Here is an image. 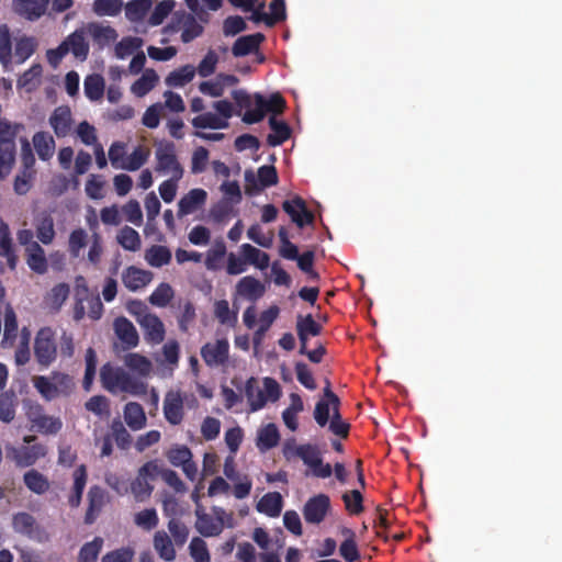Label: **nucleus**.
Here are the masks:
<instances>
[{
    "label": "nucleus",
    "mask_w": 562,
    "mask_h": 562,
    "mask_svg": "<svg viewBox=\"0 0 562 562\" xmlns=\"http://www.w3.org/2000/svg\"><path fill=\"white\" fill-rule=\"evenodd\" d=\"M100 380L102 386L113 394L123 392L131 395H145L147 393L145 382L132 376L123 368L113 367L110 362L101 367Z\"/></svg>",
    "instance_id": "1"
},
{
    "label": "nucleus",
    "mask_w": 562,
    "mask_h": 562,
    "mask_svg": "<svg viewBox=\"0 0 562 562\" xmlns=\"http://www.w3.org/2000/svg\"><path fill=\"white\" fill-rule=\"evenodd\" d=\"M23 130L22 123H12L7 119L0 120V180L5 179L15 165V138Z\"/></svg>",
    "instance_id": "2"
},
{
    "label": "nucleus",
    "mask_w": 562,
    "mask_h": 562,
    "mask_svg": "<svg viewBox=\"0 0 562 562\" xmlns=\"http://www.w3.org/2000/svg\"><path fill=\"white\" fill-rule=\"evenodd\" d=\"M181 32V41L187 44L200 37L204 32L201 24L193 12L184 10L175 11L167 25L162 27V33L171 35Z\"/></svg>",
    "instance_id": "3"
},
{
    "label": "nucleus",
    "mask_w": 562,
    "mask_h": 562,
    "mask_svg": "<svg viewBox=\"0 0 562 562\" xmlns=\"http://www.w3.org/2000/svg\"><path fill=\"white\" fill-rule=\"evenodd\" d=\"M56 333L50 327H42L34 339V356L42 368H48L57 359Z\"/></svg>",
    "instance_id": "4"
},
{
    "label": "nucleus",
    "mask_w": 562,
    "mask_h": 562,
    "mask_svg": "<svg viewBox=\"0 0 562 562\" xmlns=\"http://www.w3.org/2000/svg\"><path fill=\"white\" fill-rule=\"evenodd\" d=\"M159 474L157 460L144 463L137 472L135 480L131 483V493L137 502H144L153 493L154 486L150 484Z\"/></svg>",
    "instance_id": "5"
},
{
    "label": "nucleus",
    "mask_w": 562,
    "mask_h": 562,
    "mask_svg": "<svg viewBox=\"0 0 562 562\" xmlns=\"http://www.w3.org/2000/svg\"><path fill=\"white\" fill-rule=\"evenodd\" d=\"M156 159V171L171 173V178H173V180H180L182 178L183 168L178 161L175 145L172 143L157 148Z\"/></svg>",
    "instance_id": "6"
},
{
    "label": "nucleus",
    "mask_w": 562,
    "mask_h": 562,
    "mask_svg": "<svg viewBox=\"0 0 562 562\" xmlns=\"http://www.w3.org/2000/svg\"><path fill=\"white\" fill-rule=\"evenodd\" d=\"M330 510V498L328 495L319 493L307 499L302 513L305 521L312 525H319L324 521Z\"/></svg>",
    "instance_id": "7"
},
{
    "label": "nucleus",
    "mask_w": 562,
    "mask_h": 562,
    "mask_svg": "<svg viewBox=\"0 0 562 562\" xmlns=\"http://www.w3.org/2000/svg\"><path fill=\"white\" fill-rule=\"evenodd\" d=\"M215 517L196 510L195 529L203 537H216L222 533L224 529V516L226 515L223 508L214 507Z\"/></svg>",
    "instance_id": "8"
},
{
    "label": "nucleus",
    "mask_w": 562,
    "mask_h": 562,
    "mask_svg": "<svg viewBox=\"0 0 562 562\" xmlns=\"http://www.w3.org/2000/svg\"><path fill=\"white\" fill-rule=\"evenodd\" d=\"M282 210L291 217V221L300 228L313 225L314 213L307 209L303 198L295 195L282 203Z\"/></svg>",
    "instance_id": "9"
},
{
    "label": "nucleus",
    "mask_w": 562,
    "mask_h": 562,
    "mask_svg": "<svg viewBox=\"0 0 562 562\" xmlns=\"http://www.w3.org/2000/svg\"><path fill=\"white\" fill-rule=\"evenodd\" d=\"M258 183L256 181V177L251 170H247L245 172V180L247 182L246 191L249 194H252V190L258 193L265 188H269L276 186L278 183V171L272 165H265L258 168L257 171Z\"/></svg>",
    "instance_id": "10"
},
{
    "label": "nucleus",
    "mask_w": 562,
    "mask_h": 562,
    "mask_svg": "<svg viewBox=\"0 0 562 562\" xmlns=\"http://www.w3.org/2000/svg\"><path fill=\"white\" fill-rule=\"evenodd\" d=\"M201 357L210 368L224 366L229 357V342L226 338L206 342L201 348Z\"/></svg>",
    "instance_id": "11"
},
{
    "label": "nucleus",
    "mask_w": 562,
    "mask_h": 562,
    "mask_svg": "<svg viewBox=\"0 0 562 562\" xmlns=\"http://www.w3.org/2000/svg\"><path fill=\"white\" fill-rule=\"evenodd\" d=\"M47 453L46 447L41 443L32 446H22L20 448H11L9 456L14 460L15 464L20 468L31 467L36 463L41 458Z\"/></svg>",
    "instance_id": "12"
},
{
    "label": "nucleus",
    "mask_w": 562,
    "mask_h": 562,
    "mask_svg": "<svg viewBox=\"0 0 562 562\" xmlns=\"http://www.w3.org/2000/svg\"><path fill=\"white\" fill-rule=\"evenodd\" d=\"M283 456L286 460L293 457L300 458L305 465H318L322 453L316 445L304 443L299 446L285 445L283 448Z\"/></svg>",
    "instance_id": "13"
},
{
    "label": "nucleus",
    "mask_w": 562,
    "mask_h": 562,
    "mask_svg": "<svg viewBox=\"0 0 562 562\" xmlns=\"http://www.w3.org/2000/svg\"><path fill=\"white\" fill-rule=\"evenodd\" d=\"M139 326L144 331V338L151 345H159L164 341L166 329L161 319L156 314L142 315Z\"/></svg>",
    "instance_id": "14"
},
{
    "label": "nucleus",
    "mask_w": 562,
    "mask_h": 562,
    "mask_svg": "<svg viewBox=\"0 0 562 562\" xmlns=\"http://www.w3.org/2000/svg\"><path fill=\"white\" fill-rule=\"evenodd\" d=\"M49 125L58 138H64L71 132L74 120L68 105L57 106L48 119Z\"/></svg>",
    "instance_id": "15"
},
{
    "label": "nucleus",
    "mask_w": 562,
    "mask_h": 562,
    "mask_svg": "<svg viewBox=\"0 0 562 562\" xmlns=\"http://www.w3.org/2000/svg\"><path fill=\"white\" fill-rule=\"evenodd\" d=\"M207 200V193L204 189H191L178 202V217L182 218L186 215L192 214L202 209Z\"/></svg>",
    "instance_id": "16"
},
{
    "label": "nucleus",
    "mask_w": 562,
    "mask_h": 562,
    "mask_svg": "<svg viewBox=\"0 0 562 562\" xmlns=\"http://www.w3.org/2000/svg\"><path fill=\"white\" fill-rule=\"evenodd\" d=\"M164 415L173 426L180 425L184 416L183 397L180 392L169 391L164 400Z\"/></svg>",
    "instance_id": "17"
},
{
    "label": "nucleus",
    "mask_w": 562,
    "mask_h": 562,
    "mask_svg": "<svg viewBox=\"0 0 562 562\" xmlns=\"http://www.w3.org/2000/svg\"><path fill=\"white\" fill-rule=\"evenodd\" d=\"M105 503V491L99 485L91 486L88 492V508L85 515V522L87 525H91L95 521Z\"/></svg>",
    "instance_id": "18"
},
{
    "label": "nucleus",
    "mask_w": 562,
    "mask_h": 562,
    "mask_svg": "<svg viewBox=\"0 0 562 562\" xmlns=\"http://www.w3.org/2000/svg\"><path fill=\"white\" fill-rule=\"evenodd\" d=\"M49 0H13V10L16 14L35 21L40 19L46 11Z\"/></svg>",
    "instance_id": "19"
},
{
    "label": "nucleus",
    "mask_w": 562,
    "mask_h": 562,
    "mask_svg": "<svg viewBox=\"0 0 562 562\" xmlns=\"http://www.w3.org/2000/svg\"><path fill=\"white\" fill-rule=\"evenodd\" d=\"M266 40L262 33H255L238 37L232 46L234 57H244L259 50L261 43Z\"/></svg>",
    "instance_id": "20"
},
{
    "label": "nucleus",
    "mask_w": 562,
    "mask_h": 562,
    "mask_svg": "<svg viewBox=\"0 0 562 562\" xmlns=\"http://www.w3.org/2000/svg\"><path fill=\"white\" fill-rule=\"evenodd\" d=\"M153 279V273L135 266L127 267L122 273V282L130 291H137L146 286Z\"/></svg>",
    "instance_id": "21"
},
{
    "label": "nucleus",
    "mask_w": 562,
    "mask_h": 562,
    "mask_svg": "<svg viewBox=\"0 0 562 562\" xmlns=\"http://www.w3.org/2000/svg\"><path fill=\"white\" fill-rule=\"evenodd\" d=\"M37 239L44 245H50L56 236L54 218L50 213L44 211L34 218Z\"/></svg>",
    "instance_id": "22"
},
{
    "label": "nucleus",
    "mask_w": 562,
    "mask_h": 562,
    "mask_svg": "<svg viewBox=\"0 0 562 562\" xmlns=\"http://www.w3.org/2000/svg\"><path fill=\"white\" fill-rule=\"evenodd\" d=\"M0 257L7 259L8 266L11 270H14L18 265V256L14 250L13 239L11 231L8 225L0 217Z\"/></svg>",
    "instance_id": "23"
},
{
    "label": "nucleus",
    "mask_w": 562,
    "mask_h": 562,
    "mask_svg": "<svg viewBox=\"0 0 562 562\" xmlns=\"http://www.w3.org/2000/svg\"><path fill=\"white\" fill-rule=\"evenodd\" d=\"M114 331L119 339L125 345V349L135 348L139 342L138 333L135 326L124 316L115 318Z\"/></svg>",
    "instance_id": "24"
},
{
    "label": "nucleus",
    "mask_w": 562,
    "mask_h": 562,
    "mask_svg": "<svg viewBox=\"0 0 562 562\" xmlns=\"http://www.w3.org/2000/svg\"><path fill=\"white\" fill-rule=\"evenodd\" d=\"M236 291L240 296L249 301H256L265 294V286L256 278L247 276L238 281Z\"/></svg>",
    "instance_id": "25"
},
{
    "label": "nucleus",
    "mask_w": 562,
    "mask_h": 562,
    "mask_svg": "<svg viewBox=\"0 0 562 562\" xmlns=\"http://www.w3.org/2000/svg\"><path fill=\"white\" fill-rule=\"evenodd\" d=\"M26 263L30 269L38 274L47 272L48 263L45 256V250L38 243L31 245V248H25Z\"/></svg>",
    "instance_id": "26"
},
{
    "label": "nucleus",
    "mask_w": 562,
    "mask_h": 562,
    "mask_svg": "<svg viewBox=\"0 0 562 562\" xmlns=\"http://www.w3.org/2000/svg\"><path fill=\"white\" fill-rule=\"evenodd\" d=\"M153 544L158 555L166 562H171L176 559L175 542L170 536L164 530H158L154 535Z\"/></svg>",
    "instance_id": "27"
},
{
    "label": "nucleus",
    "mask_w": 562,
    "mask_h": 562,
    "mask_svg": "<svg viewBox=\"0 0 562 562\" xmlns=\"http://www.w3.org/2000/svg\"><path fill=\"white\" fill-rule=\"evenodd\" d=\"M269 126L272 133L267 136V143L271 147L280 146L291 137V127L284 121H279L274 115L269 117Z\"/></svg>",
    "instance_id": "28"
},
{
    "label": "nucleus",
    "mask_w": 562,
    "mask_h": 562,
    "mask_svg": "<svg viewBox=\"0 0 562 562\" xmlns=\"http://www.w3.org/2000/svg\"><path fill=\"white\" fill-rule=\"evenodd\" d=\"M32 140L41 160L47 161L54 156L56 144L49 133L43 131L36 132Z\"/></svg>",
    "instance_id": "29"
},
{
    "label": "nucleus",
    "mask_w": 562,
    "mask_h": 562,
    "mask_svg": "<svg viewBox=\"0 0 562 562\" xmlns=\"http://www.w3.org/2000/svg\"><path fill=\"white\" fill-rule=\"evenodd\" d=\"M283 499L279 492L265 494L257 504V510L269 517H278L282 512Z\"/></svg>",
    "instance_id": "30"
},
{
    "label": "nucleus",
    "mask_w": 562,
    "mask_h": 562,
    "mask_svg": "<svg viewBox=\"0 0 562 562\" xmlns=\"http://www.w3.org/2000/svg\"><path fill=\"white\" fill-rule=\"evenodd\" d=\"M245 396L249 403L250 412H257L267 404L265 392L257 385L256 378H249L244 387Z\"/></svg>",
    "instance_id": "31"
},
{
    "label": "nucleus",
    "mask_w": 562,
    "mask_h": 562,
    "mask_svg": "<svg viewBox=\"0 0 562 562\" xmlns=\"http://www.w3.org/2000/svg\"><path fill=\"white\" fill-rule=\"evenodd\" d=\"M124 419L133 430H139L146 426V415L140 404L128 402L124 406Z\"/></svg>",
    "instance_id": "32"
},
{
    "label": "nucleus",
    "mask_w": 562,
    "mask_h": 562,
    "mask_svg": "<svg viewBox=\"0 0 562 562\" xmlns=\"http://www.w3.org/2000/svg\"><path fill=\"white\" fill-rule=\"evenodd\" d=\"M279 312V307L277 305H272L260 314V325L252 337L254 346L256 349H258L259 346L261 345L265 334L277 319Z\"/></svg>",
    "instance_id": "33"
},
{
    "label": "nucleus",
    "mask_w": 562,
    "mask_h": 562,
    "mask_svg": "<svg viewBox=\"0 0 562 562\" xmlns=\"http://www.w3.org/2000/svg\"><path fill=\"white\" fill-rule=\"evenodd\" d=\"M345 540L340 543L339 554L346 562H355L359 560L360 553L356 542V533L352 529L342 528Z\"/></svg>",
    "instance_id": "34"
},
{
    "label": "nucleus",
    "mask_w": 562,
    "mask_h": 562,
    "mask_svg": "<svg viewBox=\"0 0 562 562\" xmlns=\"http://www.w3.org/2000/svg\"><path fill=\"white\" fill-rule=\"evenodd\" d=\"M240 251L245 258L246 263L252 265L260 270H265L269 267L270 257L267 252L254 247L250 244H243Z\"/></svg>",
    "instance_id": "35"
},
{
    "label": "nucleus",
    "mask_w": 562,
    "mask_h": 562,
    "mask_svg": "<svg viewBox=\"0 0 562 562\" xmlns=\"http://www.w3.org/2000/svg\"><path fill=\"white\" fill-rule=\"evenodd\" d=\"M87 483L86 465H79L74 472V486L68 503L71 507H78L81 503L82 493Z\"/></svg>",
    "instance_id": "36"
},
{
    "label": "nucleus",
    "mask_w": 562,
    "mask_h": 562,
    "mask_svg": "<svg viewBox=\"0 0 562 562\" xmlns=\"http://www.w3.org/2000/svg\"><path fill=\"white\" fill-rule=\"evenodd\" d=\"M23 482L31 492L38 495L46 493L50 486L48 479L34 469L24 473Z\"/></svg>",
    "instance_id": "37"
},
{
    "label": "nucleus",
    "mask_w": 562,
    "mask_h": 562,
    "mask_svg": "<svg viewBox=\"0 0 562 562\" xmlns=\"http://www.w3.org/2000/svg\"><path fill=\"white\" fill-rule=\"evenodd\" d=\"M64 42L66 43V46L69 47V52H71L76 58L80 60H85L87 58L89 54V45L81 31H75L68 35Z\"/></svg>",
    "instance_id": "38"
},
{
    "label": "nucleus",
    "mask_w": 562,
    "mask_h": 562,
    "mask_svg": "<svg viewBox=\"0 0 562 562\" xmlns=\"http://www.w3.org/2000/svg\"><path fill=\"white\" fill-rule=\"evenodd\" d=\"M158 80L159 77L154 69H146L142 77L132 85L131 90L136 97H144L155 88Z\"/></svg>",
    "instance_id": "39"
},
{
    "label": "nucleus",
    "mask_w": 562,
    "mask_h": 562,
    "mask_svg": "<svg viewBox=\"0 0 562 562\" xmlns=\"http://www.w3.org/2000/svg\"><path fill=\"white\" fill-rule=\"evenodd\" d=\"M37 42L32 36H21L16 38L14 46V57L18 64H23L36 50Z\"/></svg>",
    "instance_id": "40"
},
{
    "label": "nucleus",
    "mask_w": 562,
    "mask_h": 562,
    "mask_svg": "<svg viewBox=\"0 0 562 562\" xmlns=\"http://www.w3.org/2000/svg\"><path fill=\"white\" fill-rule=\"evenodd\" d=\"M151 5V0H131L124 7L125 16L131 22H140L144 20Z\"/></svg>",
    "instance_id": "41"
},
{
    "label": "nucleus",
    "mask_w": 562,
    "mask_h": 562,
    "mask_svg": "<svg viewBox=\"0 0 562 562\" xmlns=\"http://www.w3.org/2000/svg\"><path fill=\"white\" fill-rule=\"evenodd\" d=\"M18 334V321L14 310L8 305L4 311V331L2 338L3 347L13 346Z\"/></svg>",
    "instance_id": "42"
},
{
    "label": "nucleus",
    "mask_w": 562,
    "mask_h": 562,
    "mask_svg": "<svg viewBox=\"0 0 562 562\" xmlns=\"http://www.w3.org/2000/svg\"><path fill=\"white\" fill-rule=\"evenodd\" d=\"M280 434L274 424H268L258 431L257 447L261 451L272 449L279 443Z\"/></svg>",
    "instance_id": "43"
},
{
    "label": "nucleus",
    "mask_w": 562,
    "mask_h": 562,
    "mask_svg": "<svg viewBox=\"0 0 562 562\" xmlns=\"http://www.w3.org/2000/svg\"><path fill=\"white\" fill-rule=\"evenodd\" d=\"M112 441H115L116 446L122 450H127L132 445V436L126 430L125 426L119 418H114L110 425Z\"/></svg>",
    "instance_id": "44"
},
{
    "label": "nucleus",
    "mask_w": 562,
    "mask_h": 562,
    "mask_svg": "<svg viewBox=\"0 0 562 562\" xmlns=\"http://www.w3.org/2000/svg\"><path fill=\"white\" fill-rule=\"evenodd\" d=\"M172 255L169 248L161 245H154L146 250L145 259L151 266L160 268L171 261Z\"/></svg>",
    "instance_id": "45"
},
{
    "label": "nucleus",
    "mask_w": 562,
    "mask_h": 562,
    "mask_svg": "<svg viewBox=\"0 0 562 562\" xmlns=\"http://www.w3.org/2000/svg\"><path fill=\"white\" fill-rule=\"evenodd\" d=\"M195 76V68L192 65H184L171 71L166 78V85L169 87H183Z\"/></svg>",
    "instance_id": "46"
},
{
    "label": "nucleus",
    "mask_w": 562,
    "mask_h": 562,
    "mask_svg": "<svg viewBox=\"0 0 562 562\" xmlns=\"http://www.w3.org/2000/svg\"><path fill=\"white\" fill-rule=\"evenodd\" d=\"M117 243L125 249L130 251H137L140 249L142 240L140 236L131 226H124L120 229L116 236Z\"/></svg>",
    "instance_id": "47"
},
{
    "label": "nucleus",
    "mask_w": 562,
    "mask_h": 562,
    "mask_svg": "<svg viewBox=\"0 0 562 562\" xmlns=\"http://www.w3.org/2000/svg\"><path fill=\"white\" fill-rule=\"evenodd\" d=\"M322 325L318 324L311 314L308 315H299L296 318V333L297 337L302 338L304 335H308L311 337H315L321 335L322 333Z\"/></svg>",
    "instance_id": "48"
},
{
    "label": "nucleus",
    "mask_w": 562,
    "mask_h": 562,
    "mask_svg": "<svg viewBox=\"0 0 562 562\" xmlns=\"http://www.w3.org/2000/svg\"><path fill=\"white\" fill-rule=\"evenodd\" d=\"M227 250L223 240H216L212 248L206 252L204 265L207 270L216 271L221 268V262L225 257Z\"/></svg>",
    "instance_id": "49"
},
{
    "label": "nucleus",
    "mask_w": 562,
    "mask_h": 562,
    "mask_svg": "<svg viewBox=\"0 0 562 562\" xmlns=\"http://www.w3.org/2000/svg\"><path fill=\"white\" fill-rule=\"evenodd\" d=\"M85 94L91 101H98L104 93V79L100 75H90L83 82Z\"/></svg>",
    "instance_id": "50"
},
{
    "label": "nucleus",
    "mask_w": 562,
    "mask_h": 562,
    "mask_svg": "<svg viewBox=\"0 0 562 562\" xmlns=\"http://www.w3.org/2000/svg\"><path fill=\"white\" fill-rule=\"evenodd\" d=\"M16 396L13 391L0 394V420L9 424L15 417Z\"/></svg>",
    "instance_id": "51"
},
{
    "label": "nucleus",
    "mask_w": 562,
    "mask_h": 562,
    "mask_svg": "<svg viewBox=\"0 0 562 562\" xmlns=\"http://www.w3.org/2000/svg\"><path fill=\"white\" fill-rule=\"evenodd\" d=\"M123 5L122 0H94L92 10L98 16H116Z\"/></svg>",
    "instance_id": "52"
},
{
    "label": "nucleus",
    "mask_w": 562,
    "mask_h": 562,
    "mask_svg": "<svg viewBox=\"0 0 562 562\" xmlns=\"http://www.w3.org/2000/svg\"><path fill=\"white\" fill-rule=\"evenodd\" d=\"M191 123L196 128L218 130L226 128L228 126L227 121L223 120L222 117L212 112H206L195 116Z\"/></svg>",
    "instance_id": "53"
},
{
    "label": "nucleus",
    "mask_w": 562,
    "mask_h": 562,
    "mask_svg": "<svg viewBox=\"0 0 562 562\" xmlns=\"http://www.w3.org/2000/svg\"><path fill=\"white\" fill-rule=\"evenodd\" d=\"M255 101L261 104L265 114L267 112H271L274 116L277 114H281L285 109V100L280 93H273L270 95L268 100H266L261 94H255Z\"/></svg>",
    "instance_id": "54"
},
{
    "label": "nucleus",
    "mask_w": 562,
    "mask_h": 562,
    "mask_svg": "<svg viewBox=\"0 0 562 562\" xmlns=\"http://www.w3.org/2000/svg\"><path fill=\"white\" fill-rule=\"evenodd\" d=\"M103 547V539L95 537L92 541L86 542L79 551L78 562H97Z\"/></svg>",
    "instance_id": "55"
},
{
    "label": "nucleus",
    "mask_w": 562,
    "mask_h": 562,
    "mask_svg": "<svg viewBox=\"0 0 562 562\" xmlns=\"http://www.w3.org/2000/svg\"><path fill=\"white\" fill-rule=\"evenodd\" d=\"M124 363L130 370L137 372L142 376L148 375L151 371V362L139 353L126 355Z\"/></svg>",
    "instance_id": "56"
},
{
    "label": "nucleus",
    "mask_w": 562,
    "mask_h": 562,
    "mask_svg": "<svg viewBox=\"0 0 562 562\" xmlns=\"http://www.w3.org/2000/svg\"><path fill=\"white\" fill-rule=\"evenodd\" d=\"M12 60V41L7 24L0 25V63L7 67Z\"/></svg>",
    "instance_id": "57"
},
{
    "label": "nucleus",
    "mask_w": 562,
    "mask_h": 562,
    "mask_svg": "<svg viewBox=\"0 0 562 562\" xmlns=\"http://www.w3.org/2000/svg\"><path fill=\"white\" fill-rule=\"evenodd\" d=\"M85 360H86V370H85V375H83V380H82V386L86 391H89L91 389V385L95 378L97 364H98L97 353L92 347H89L87 349Z\"/></svg>",
    "instance_id": "58"
},
{
    "label": "nucleus",
    "mask_w": 562,
    "mask_h": 562,
    "mask_svg": "<svg viewBox=\"0 0 562 562\" xmlns=\"http://www.w3.org/2000/svg\"><path fill=\"white\" fill-rule=\"evenodd\" d=\"M61 427L63 422L59 417L45 414L36 424L31 427V429L43 435H56L60 431Z\"/></svg>",
    "instance_id": "59"
},
{
    "label": "nucleus",
    "mask_w": 562,
    "mask_h": 562,
    "mask_svg": "<svg viewBox=\"0 0 562 562\" xmlns=\"http://www.w3.org/2000/svg\"><path fill=\"white\" fill-rule=\"evenodd\" d=\"M175 7H176L175 0H161L160 2H158L148 19L149 25H151V26L160 25L165 21V19L170 13H172Z\"/></svg>",
    "instance_id": "60"
},
{
    "label": "nucleus",
    "mask_w": 562,
    "mask_h": 562,
    "mask_svg": "<svg viewBox=\"0 0 562 562\" xmlns=\"http://www.w3.org/2000/svg\"><path fill=\"white\" fill-rule=\"evenodd\" d=\"M13 528L16 532L32 537L36 521L29 513H18L13 516Z\"/></svg>",
    "instance_id": "61"
},
{
    "label": "nucleus",
    "mask_w": 562,
    "mask_h": 562,
    "mask_svg": "<svg viewBox=\"0 0 562 562\" xmlns=\"http://www.w3.org/2000/svg\"><path fill=\"white\" fill-rule=\"evenodd\" d=\"M168 530L171 535L170 538L177 547H182L189 538V528L179 519L172 517L168 521Z\"/></svg>",
    "instance_id": "62"
},
{
    "label": "nucleus",
    "mask_w": 562,
    "mask_h": 562,
    "mask_svg": "<svg viewBox=\"0 0 562 562\" xmlns=\"http://www.w3.org/2000/svg\"><path fill=\"white\" fill-rule=\"evenodd\" d=\"M134 522L144 530H151L157 527L159 518L155 508H146L135 514Z\"/></svg>",
    "instance_id": "63"
},
{
    "label": "nucleus",
    "mask_w": 562,
    "mask_h": 562,
    "mask_svg": "<svg viewBox=\"0 0 562 562\" xmlns=\"http://www.w3.org/2000/svg\"><path fill=\"white\" fill-rule=\"evenodd\" d=\"M134 555V549L131 547H122L105 553L101 562H133Z\"/></svg>",
    "instance_id": "64"
}]
</instances>
